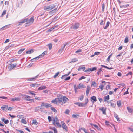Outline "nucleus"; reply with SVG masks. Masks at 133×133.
I'll return each instance as SVG.
<instances>
[{
  "instance_id": "obj_1",
  "label": "nucleus",
  "mask_w": 133,
  "mask_h": 133,
  "mask_svg": "<svg viewBox=\"0 0 133 133\" xmlns=\"http://www.w3.org/2000/svg\"><path fill=\"white\" fill-rule=\"evenodd\" d=\"M62 102V97L56 98L55 99L51 101V102L55 104L60 103Z\"/></svg>"
},
{
  "instance_id": "obj_2",
  "label": "nucleus",
  "mask_w": 133,
  "mask_h": 133,
  "mask_svg": "<svg viewBox=\"0 0 133 133\" xmlns=\"http://www.w3.org/2000/svg\"><path fill=\"white\" fill-rule=\"evenodd\" d=\"M79 24L78 23H76L72 25L70 28L71 29L76 30L79 27Z\"/></svg>"
},
{
  "instance_id": "obj_3",
  "label": "nucleus",
  "mask_w": 133,
  "mask_h": 133,
  "mask_svg": "<svg viewBox=\"0 0 133 133\" xmlns=\"http://www.w3.org/2000/svg\"><path fill=\"white\" fill-rule=\"evenodd\" d=\"M20 95L23 97V98H24V99H25L27 101H28V99H30V97L26 95H23L21 94Z\"/></svg>"
},
{
  "instance_id": "obj_4",
  "label": "nucleus",
  "mask_w": 133,
  "mask_h": 133,
  "mask_svg": "<svg viewBox=\"0 0 133 133\" xmlns=\"http://www.w3.org/2000/svg\"><path fill=\"white\" fill-rule=\"evenodd\" d=\"M41 106H44L46 108L51 107L52 105L51 104L48 103H44L43 102H42L41 105Z\"/></svg>"
},
{
  "instance_id": "obj_5",
  "label": "nucleus",
  "mask_w": 133,
  "mask_h": 133,
  "mask_svg": "<svg viewBox=\"0 0 133 133\" xmlns=\"http://www.w3.org/2000/svg\"><path fill=\"white\" fill-rule=\"evenodd\" d=\"M20 100V98L19 97H18L11 98V101H19Z\"/></svg>"
},
{
  "instance_id": "obj_6",
  "label": "nucleus",
  "mask_w": 133,
  "mask_h": 133,
  "mask_svg": "<svg viewBox=\"0 0 133 133\" xmlns=\"http://www.w3.org/2000/svg\"><path fill=\"white\" fill-rule=\"evenodd\" d=\"M99 110L102 111V113L103 114L105 115L106 114V109L105 108H104V107H102V108H100L99 109Z\"/></svg>"
},
{
  "instance_id": "obj_7",
  "label": "nucleus",
  "mask_w": 133,
  "mask_h": 133,
  "mask_svg": "<svg viewBox=\"0 0 133 133\" xmlns=\"http://www.w3.org/2000/svg\"><path fill=\"white\" fill-rule=\"evenodd\" d=\"M112 100H111L109 102L108 101H107V102L108 103V104L110 103V106L113 108H115V106H116V104H115L114 103H112Z\"/></svg>"
},
{
  "instance_id": "obj_8",
  "label": "nucleus",
  "mask_w": 133,
  "mask_h": 133,
  "mask_svg": "<svg viewBox=\"0 0 133 133\" xmlns=\"http://www.w3.org/2000/svg\"><path fill=\"white\" fill-rule=\"evenodd\" d=\"M62 127L66 131L68 130L67 127L64 122H63L62 125Z\"/></svg>"
},
{
  "instance_id": "obj_9",
  "label": "nucleus",
  "mask_w": 133,
  "mask_h": 133,
  "mask_svg": "<svg viewBox=\"0 0 133 133\" xmlns=\"http://www.w3.org/2000/svg\"><path fill=\"white\" fill-rule=\"evenodd\" d=\"M62 101H63L64 103L67 102L68 100V98L65 96H64L62 97Z\"/></svg>"
},
{
  "instance_id": "obj_10",
  "label": "nucleus",
  "mask_w": 133,
  "mask_h": 133,
  "mask_svg": "<svg viewBox=\"0 0 133 133\" xmlns=\"http://www.w3.org/2000/svg\"><path fill=\"white\" fill-rule=\"evenodd\" d=\"M38 76H39V75H37V76H36L35 77L29 78L28 79V80H29V81H35L36 80V78H37L38 77Z\"/></svg>"
},
{
  "instance_id": "obj_11",
  "label": "nucleus",
  "mask_w": 133,
  "mask_h": 133,
  "mask_svg": "<svg viewBox=\"0 0 133 133\" xmlns=\"http://www.w3.org/2000/svg\"><path fill=\"white\" fill-rule=\"evenodd\" d=\"M66 44H65L64 46L63 47H61V48L58 51V52L61 53L64 50V48L66 45Z\"/></svg>"
},
{
  "instance_id": "obj_12",
  "label": "nucleus",
  "mask_w": 133,
  "mask_h": 133,
  "mask_svg": "<svg viewBox=\"0 0 133 133\" xmlns=\"http://www.w3.org/2000/svg\"><path fill=\"white\" fill-rule=\"evenodd\" d=\"M90 87L89 86H87L86 89V94L87 96L90 92Z\"/></svg>"
},
{
  "instance_id": "obj_13",
  "label": "nucleus",
  "mask_w": 133,
  "mask_h": 133,
  "mask_svg": "<svg viewBox=\"0 0 133 133\" xmlns=\"http://www.w3.org/2000/svg\"><path fill=\"white\" fill-rule=\"evenodd\" d=\"M114 114L115 117L116 119L118 121H120V119L118 115L116 114L115 113V112H114Z\"/></svg>"
},
{
  "instance_id": "obj_14",
  "label": "nucleus",
  "mask_w": 133,
  "mask_h": 133,
  "mask_svg": "<svg viewBox=\"0 0 133 133\" xmlns=\"http://www.w3.org/2000/svg\"><path fill=\"white\" fill-rule=\"evenodd\" d=\"M51 8L50 5L47 7L45 6L44 7V10H51Z\"/></svg>"
},
{
  "instance_id": "obj_15",
  "label": "nucleus",
  "mask_w": 133,
  "mask_h": 133,
  "mask_svg": "<svg viewBox=\"0 0 133 133\" xmlns=\"http://www.w3.org/2000/svg\"><path fill=\"white\" fill-rule=\"evenodd\" d=\"M46 88V86H41L40 87L38 88V90H42L44 89H45Z\"/></svg>"
},
{
  "instance_id": "obj_16",
  "label": "nucleus",
  "mask_w": 133,
  "mask_h": 133,
  "mask_svg": "<svg viewBox=\"0 0 133 133\" xmlns=\"http://www.w3.org/2000/svg\"><path fill=\"white\" fill-rule=\"evenodd\" d=\"M40 85L39 84H37L35 83L34 84H32L30 85V86L33 87H39Z\"/></svg>"
},
{
  "instance_id": "obj_17",
  "label": "nucleus",
  "mask_w": 133,
  "mask_h": 133,
  "mask_svg": "<svg viewBox=\"0 0 133 133\" xmlns=\"http://www.w3.org/2000/svg\"><path fill=\"white\" fill-rule=\"evenodd\" d=\"M127 109L129 113H131L132 112L133 110L131 108L128 107H127Z\"/></svg>"
},
{
  "instance_id": "obj_18",
  "label": "nucleus",
  "mask_w": 133,
  "mask_h": 133,
  "mask_svg": "<svg viewBox=\"0 0 133 133\" xmlns=\"http://www.w3.org/2000/svg\"><path fill=\"white\" fill-rule=\"evenodd\" d=\"M84 66L83 65V66H80L79 67V68L78 69V71H81L82 69L83 71H84L85 70V66Z\"/></svg>"
},
{
  "instance_id": "obj_19",
  "label": "nucleus",
  "mask_w": 133,
  "mask_h": 133,
  "mask_svg": "<svg viewBox=\"0 0 133 133\" xmlns=\"http://www.w3.org/2000/svg\"><path fill=\"white\" fill-rule=\"evenodd\" d=\"M86 87L85 86L83 85L82 84L80 83L78 85V88L79 89L84 88Z\"/></svg>"
},
{
  "instance_id": "obj_20",
  "label": "nucleus",
  "mask_w": 133,
  "mask_h": 133,
  "mask_svg": "<svg viewBox=\"0 0 133 133\" xmlns=\"http://www.w3.org/2000/svg\"><path fill=\"white\" fill-rule=\"evenodd\" d=\"M34 20V18L32 17H31L29 20L28 22H27V23H33Z\"/></svg>"
},
{
  "instance_id": "obj_21",
  "label": "nucleus",
  "mask_w": 133,
  "mask_h": 133,
  "mask_svg": "<svg viewBox=\"0 0 133 133\" xmlns=\"http://www.w3.org/2000/svg\"><path fill=\"white\" fill-rule=\"evenodd\" d=\"M8 105H5L1 107V109L4 111H6V110H7L8 108Z\"/></svg>"
},
{
  "instance_id": "obj_22",
  "label": "nucleus",
  "mask_w": 133,
  "mask_h": 133,
  "mask_svg": "<svg viewBox=\"0 0 133 133\" xmlns=\"http://www.w3.org/2000/svg\"><path fill=\"white\" fill-rule=\"evenodd\" d=\"M17 64L16 63H15V64H10L11 67L10 68V69H12L15 68L17 65Z\"/></svg>"
},
{
  "instance_id": "obj_23",
  "label": "nucleus",
  "mask_w": 133,
  "mask_h": 133,
  "mask_svg": "<svg viewBox=\"0 0 133 133\" xmlns=\"http://www.w3.org/2000/svg\"><path fill=\"white\" fill-rule=\"evenodd\" d=\"M34 52V50L33 49H31L30 50H29L26 52L27 54H30Z\"/></svg>"
},
{
  "instance_id": "obj_24",
  "label": "nucleus",
  "mask_w": 133,
  "mask_h": 133,
  "mask_svg": "<svg viewBox=\"0 0 133 133\" xmlns=\"http://www.w3.org/2000/svg\"><path fill=\"white\" fill-rule=\"evenodd\" d=\"M110 24V23L109 21H108L106 23L105 26L104 27V29H106L109 26Z\"/></svg>"
},
{
  "instance_id": "obj_25",
  "label": "nucleus",
  "mask_w": 133,
  "mask_h": 133,
  "mask_svg": "<svg viewBox=\"0 0 133 133\" xmlns=\"http://www.w3.org/2000/svg\"><path fill=\"white\" fill-rule=\"evenodd\" d=\"M74 88L75 91V92L76 93H77L78 92L77 90L79 88H78V87H77L76 85H74Z\"/></svg>"
},
{
  "instance_id": "obj_26",
  "label": "nucleus",
  "mask_w": 133,
  "mask_h": 133,
  "mask_svg": "<svg viewBox=\"0 0 133 133\" xmlns=\"http://www.w3.org/2000/svg\"><path fill=\"white\" fill-rule=\"evenodd\" d=\"M117 104L118 107L120 106L121 105V101H117Z\"/></svg>"
},
{
  "instance_id": "obj_27",
  "label": "nucleus",
  "mask_w": 133,
  "mask_h": 133,
  "mask_svg": "<svg viewBox=\"0 0 133 133\" xmlns=\"http://www.w3.org/2000/svg\"><path fill=\"white\" fill-rule=\"evenodd\" d=\"M80 115L78 114H73L72 115V117L75 118H78V116H79Z\"/></svg>"
},
{
  "instance_id": "obj_28",
  "label": "nucleus",
  "mask_w": 133,
  "mask_h": 133,
  "mask_svg": "<svg viewBox=\"0 0 133 133\" xmlns=\"http://www.w3.org/2000/svg\"><path fill=\"white\" fill-rule=\"evenodd\" d=\"M91 99L94 102H96L97 101L96 98V97L94 96H93L91 97Z\"/></svg>"
},
{
  "instance_id": "obj_29",
  "label": "nucleus",
  "mask_w": 133,
  "mask_h": 133,
  "mask_svg": "<svg viewBox=\"0 0 133 133\" xmlns=\"http://www.w3.org/2000/svg\"><path fill=\"white\" fill-rule=\"evenodd\" d=\"M109 95H108L104 97V101H106L107 100H109Z\"/></svg>"
},
{
  "instance_id": "obj_30",
  "label": "nucleus",
  "mask_w": 133,
  "mask_h": 133,
  "mask_svg": "<svg viewBox=\"0 0 133 133\" xmlns=\"http://www.w3.org/2000/svg\"><path fill=\"white\" fill-rule=\"evenodd\" d=\"M25 50V48L24 49H21L20 50H19L18 52V54H21L22 52L24 51Z\"/></svg>"
},
{
  "instance_id": "obj_31",
  "label": "nucleus",
  "mask_w": 133,
  "mask_h": 133,
  "mask_svg": "<svg viewBox=\"0 0 133 133\" xmlns=\"http://www.w3.org/2000/svg\"><path fill=\"white\" fill-rule=\"evenodd\" d=\"M28 18H26V19H23L21 21V23H24L27 22L28 21Z\"/></svg>"
},
{
  "instance_id": "obj_32",
  "label": "nucleus",
  "mask_w": 133,
  "mask_h": 133,
  "mask_svg": "<svg viewBox=\"0 0 133 133\" xmlns=\"http://www.w3.org/2000/svg\"><path fill=\"white\" fill-rule=\"evenodd\" d=\"M51 109L54 112L56 113L57 112V111L53 107L51 108Z\"/></svg>"
},
{
  "instance_id": "obj_33",
  "label": "nucleus",
  "mask_w": 133,
  "mask_h": 133,
  "mask_svg": "<svg viewBox=\"0 0 133 133\" xmlns=\"http://www.w3.org/2000/svg\"><path fill=\"white\" fill-rule=\"evenodd\" d=\"M91 70V68H89L87 69L84 71V72L86 73H88Z\"/></svg>"
},
{
  "instance_id": "obj_34",
  "label": "nucleus",
  "mask_w": 133,
  "mask_h": 133,
  "mask_svg": "<svg viewBox=\"0 0 133 133\" xmlns=\"http://www.w3.org/2000/svg\"><path fill=\"white\" fill-rule=\"evenodd\" d=\"M41 109V108L40 107H37L35 108V111H38Z\"/></svg>"
},
{
  "instance_id": "obj_35",
  "label": "nucleus",
  "mask_w": 133,
  "mask_h": 133,
  "mask_svg": "<svg viewBox=\"0 0 133 133\" xmlns=\"http://www.w3.org/2000/svg\"><path fill=\"white\" fill-rule=\"evenodd\" d=\"M48 46L49 49L50 50L52 47V45L51 43H50L48 45Z\"/></svg>"
},
{
  "instance_id": "obj_36",
  "label": "nucleus",
  "mask_w": 133,
  "mask_h": 133,
  "mask_svg": "<svg viewBox=\"0 0 133 133\" xmlns=\"http://www.w3.org/2000/svg\"><path fill=\"white\" fill-rule=\"evenodd\" d=\"M74 104L78 105L79 106L81 107V106H82L81 105L82 103H81L76 102V103H74Z\"/></svg>"
},
{
  "instance_id": "obj_37",
  "label": "nucleus",
  "mask_w": 133,
  "mask_h": 133,
  "mask_svg": "<svg viewBox=\"0 0 133 133\" xmlns=\"http://www.w3.org/2000/svg\"><path fill=\"white\" fill-rule=\"evenodd\" d=\"M59 72H57L56 73L55 75L53 76V78H55L59 75Z\"/></svg>"
},
{
  "instance_id": "obj_38",
  "label": "nucleus",
  "mask_w": 133,
  "mask_h": 133,
  "mask_svg": "<svg viewBox=\"0 0 133 133\" xmlns=\"http://www.w3.org/2000/svg\"><path fill=\"white\" fill-rule=\"evenodd\" d=\"M45 55V53H43L39 56H38V57H39V58H42Z\"/></svg>"
},
{
  "instance_id": "obj_39",
  "label": "nucleus",
  "mask_w": 133,
  "mask_h": 133,
  "mask_svg": "<svg viewBox=\"0 0 133 133\" xmlns=\"http://www.w3.org/2000/svg\"><path fill=\"white\" fill-rule=\"evenodd\" d=\"M32 124L35 125H37L38 124V123L36 120H33Z\"/></svg>"
},
{
  "instance_id": "obj_40",
  "label": "nucleus",
  "mask_w": 133,
  "mask_h": 133,
  "mask_svg": "<svg viewBox=\"0 0 133 133\" xmlns=\"http://www.w3.org/2000/svg\"><path fill=\"white\" fill-rule=\"evenodd\" d=\"M129 41V39L127 36H126L124 40V42L125 43H128Z\"/></svg>"
},
{
  "instance_id": "obj_41",
  "label": "nucleus",
  "mask_w": 133,
  "mask_h": 133,
  "mask_svg": "<svg viewBox=\"0 0 133 133\" xmlns=\"http://www.w3.org/2000/svg\"><path fill=\"white\" fill-rule=\"evenodd\" d=\"M53 30V28H52V27L50 29H48L46 31L47 32H50L51 31H52Z\"/></svg>"
},
{
  "instance_id": "obj_42",
  "label": "nucleus",
  "mask_w": 133,
  "mask_h": 133,
  "mask_svg": "<svg viewBox=\"0 0 133 133\" xmlns=\"http://www.w3.org/2000/svg\"><path fill=\"white\" fill-rule=\"evenodd\" d=\"M21 122L23 123L26 124L27 122L24 119H22L21 121Z\"/></svg>"
},
{
  "instance_id": "obj_43",
  "label": "nucleus",
  "mask_w": 133,
  "mask_h": 133,
  "mask_svg": "<svg viewBox=\"0 0 133 133\" xmlns=\"http://www.w3.org/2000/svg\"><path fill=\"white\" fill-rule=\"evenodd\" d=\"M91 71H93L96 70L97 69V68L96 67H93L91 68Z\"/></svg>"
},
{
  "instance_id": "obj_44",
  "label": "nucleus",
  "mask_w": 133,
  "mask_h": 133,
  "mask_svg": "<svg viewBox=\"0 0 133 133\" xmlns=\"http://www.w3.org/2000/svg\"><path fill=\"white\" fill-rule=\"evenodd\" d=\"M56 124L57 126L58 127H61V125L59 123V122H56Z\"/></svg>"
},
{
  "instance_id": "obj_45",
  "label": "nucleus",
  "mask_w": 133,
  "mask_h": 133,
  "mask_svg": "<svg viewBox=\"0 0 133 133\" xmlns=\"http://www.w3.org/2000/svg\"><path fill=\"white\" fill-rule=\"evenodd\" d=\"M79 129H81L83 130L85 133H86L87 132V130L85 129L84 128H81Z\"/></svg>"
},
{
  "instance_id": "obj_46",
  "label": "nucleus",
  "mask_w": 133,
  "mask_h": 133,
  "mask_svg": "<svg viewBox=\"0 0 133 133\" xmlns=\"http://www.w3.org/2000/svg\"><path fill=\"white\" fill-rule=\"evenodd\" d=\"M102 68H99V70H98V72H97V74L98 75H99L100 72L102 71Z\"/></svg>"
},
{
  "instance_id": "obj_47",
  "label": "nucleus",
  "mask_w": 133,
  "mask_h": 133,
  "mask_svg": "<svg viewBox=\"0 0 133 133\" xmlns=\"http://www.w3.org/2000/svg\"><path fill=\"white\" fill-rule=\"evenodd\" d=\"M6 10H4L2 14V17H3L4 15H5L6 14Z\"/></svg>"
},
{
  "instance_id": "obj_48",
  "label": "nucleus",
  "mask_w": 133,
  "mask_h": 133,
  "mask_svg": "<svg viewBox=\"0 0 133 133\" xmlns=\"http://www.w3.org/2000/svg\"><path fill=\"white\" fill-rule=\"evenodd\" d=\"M112 55V54H111L110 55H109L108 57V58L107 59V61H109L110 60V59L111 57V56Z\"/></svg>"
},
{
  "instance_id": "obj_49",
  "label": "nucleus",
  "mask_w": 133,
  "mask_h": 133,
  "mask_svg": "<svg viewBox=\"0 0 133 133\" xmlns=\"http://www.w3.org/2000/svg\"><path fill=\"white\" fill-rule=\"evenodd\" d=\"M105 24V22L103 20H102L100 23V25H103L104 24Z\"/></svg>"
},
{
  "instance_id": "obj_50",
  "label": "nucleus",
  "mask_w": 133,
  "mask_h": 133,
  "mask_svg": "<svg viewBox=\"0 0 133 133\" xmlns=\"http://www.w3.org/2000/svg\"><path fill=\"white\" fill-rule=\"evenodd\" d=\"M84 98V95H82L81 96L79 97V99L81 101H82L83 100V98Z\"/></svg>"
},
{
  "instance_id": "obj_51",
  "label": "nucleus",
  "mask_w": 133,
  "mask_h": 133,
  "mask_svg": "<svg viewBox=\"0 0 133 133\" xmlns=\"http://www.w3.org/2000/svg\"><path fill=\"white\" fill-rule=\"evenodd\" d=\"M0 98H2L3 99H6L8 98L7 97H5L4 96H2L0 97Z\"/></svg>"
},
{
  "instance_id": "obj_52",
  "label": "nucleus",
  "mask_w": 133,
  "mask_h": 133,
  "mask_svg": "<svg viewBox=\"0 0 133 133\" xmlns=\"http://www.w3.org/2000/svg\"><path fill=\"white\" fill-rule=\"evenodd\" d=\"M33 91H29V93H28L29 94H31L32 95H35V94L32 92H33Z\"/></svg>"
},
{
  "instance_id": "obj_53",
  "label": "nucleus",
  "mask_w": 133,
  "mask_h": 133,
  "mask_svg": "<svg viewBox=\"0 0 133 133\" xmlns=\"http://www.w3.org/2000/svg\"><path fill=\"white\" fill-rule=\"evenodd\" d=\"M50 6L51 8V9H52L53 8H54L55 6V5L54 4L50 5Z\"/></svg>"
},
{
  "instance_id": "obj_54",
  "label": "nucleus",
  "mask_w": 133,
  "mask_h": 133,
  "mask_svg": "<svg viewBox=\"0 0 133 133\" xmlns=\"http://www.w3.org/2000/svg\"><path fill=\"white\" fill-rule=\"evenodd\" d=\"M104 85H100L99 86V88L101 89L102 90L103 89Z\"/></svg>"
},
{
  "instance_id": "obj_55",
  "label": "nucleus",
  "mask_w": 133,
  "mask_h": 133,
  "mask_svg": "<svg viewBox=\"0 0 133 133\" xmlns=\"http://www.w3.org/2000/svg\"><path fill=\"white\" fill-rule=\"evenodd\" d=\"M105 8V5L103 3L102 4V10L103 11H104V9Z\"/></svg>"
},
{
  "instance_id": "obj_56",
  "label": "nucleus",
  "mask_w": 133,
  "mask_h": 133,
  "mask_svg": "<svg viewBox=\"0 0 133 133\" xmlns=\"http://www.w3.org/2000/svg\"><path fill=\"white\" fill-rule=\"evenodd\" d=\"M82 52V50L81 49H79L77 51H76L75 52L76 53H78L80 52Z\"/></svg>"
},
{
  "instance_id": "obj_57",
  "label": "nucleus",
  "mask_w": 133,
  "mask_h": 133,
  "mask_svg": "<svg viewBox=\"0 0 133 133\" xmlns=\"http://www.w3.org/2000/svg\"><path fill=\"white\" fill-rule=\"evenodd\" d=\"M55 120L56 122H59V120L58 119L57 117V116H56L55 117Z\"/></svg>"
},
{
  "instance_id": "obj_58",
  "label": "nucleus",
  "mask_w": 133,
  "mask_h": 133,
  "mask_svg": "<svg viewBox=\"0 0 133 133\" xmlns=\"http://www.w3.org/2000/svg\"><path fill=\"white\" fill-rule=\"evenodd\" d=\"M9 122V121L8 120H5L4 121V123L5 124H7Z\"/></svg>"
},
{
  "instance_id": "obj_59",
  "label": "nucleus",
  "mask_w": 133,
  "mask_h": 133,
  "mask_svg": "<svg viewBox=\"0 0 133 133\" xmlns=\"http://www.w3.org/2000/svg\"><path fill=\"white\" fill-rule=\"evenodd\" d=\"M69 111H70L69 110L67 109L65 111V114H68L69 112Z\"/></svg>"
},
{
  "instance_id": "obj_60",
  "label": "nucleus",
  "mask_w": 133,
  "mask_h": 133,
  "mask_svg": "<svg viewBox=\"0 0 133 133\" xmlns=\"http://www.w3.org/2000/svg\"><path fill=\"white\" fill-rule=\"evenodd\" d=\"M48 119L49 122H50L52 120L51 117L50 116L48 117Z\"/></svg>"
},
{
  "instance_id": "obj_61",
  "label": "nucleus",
  "mask_w": 133,
  "mask_h": 133,
  "mask_svg": "<svg viewBox=\"0 0 133 133\" xmlns=\"http://www.w3.org/2000/svg\"><path fill=\"white\" fill-rule=\"evenodd\" d=\"M70 78H70V76H68L65 79V81H67L68 80H69L70 79Z\"/></svg>"
},
{
  "instance_id": "obj_62",
  "label": "nucleus",
  "mask_w": 133,
  "mask_h": 133,
  "mask_svg": "<svg viewBox=\"0 0 133 133\" xmlns=\"http://www.w3.org/2000/svg\"><path fill=\"white\" fill-rule=\"evenodd\" d=\"M129 88H128L127 90V91L125 92L123 94L124 95H125L127 94H129V92L128 91V90L129 89Z\"/></svg>"
},
{
  "instance_id": "obj_63",
  "label": "nucleus",
  "mask_w": 133,
  "mask_h": 133,
  "mask_svg": "<svg viewBox=\"0 0 133 133\" xmlns=\"http://www.w3.org/2000/svg\"><path fill=\"white\" fill-rule=\"evenodd\" d=\"M34 60H35V61L38 59L39 58V57H38V56L36 57H35V58H34Z\"/></svg>"
},
{
  "instance_id": "obj_64",
  "label": "nucleus",
  "mask_w": 133,
  "mask_h": 133,
  "mask_svg": "<svg viewBox=\"0 0 133 133\" xmlns=\"http://www.w3.org/2000/svg\"><path fill=\"white\" fill-rule=\"evenodd\" d=\"M34 60H35V61L38 59L39 58V57H38V56L36 57H35V58H34Z\"/></svg>"
}]
</instances>
